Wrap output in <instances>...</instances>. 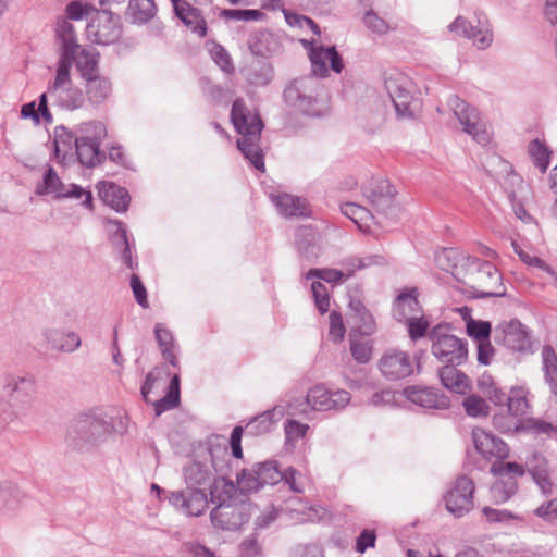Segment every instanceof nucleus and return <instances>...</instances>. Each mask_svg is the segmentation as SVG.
<instances>
[{
	"label": "nucleus",
	"mask_w": 557,
	"mask_h": 557,
	"mask_svg": "<svg viewBox=\"0 0 557 557\" xmlns=\"http://www.w3.org/2000/svg\"><path fill=\"white\" fill-rule=\"evenodd\" d=\"M491 472L499 476V480L491 487L492 498L496 503H505L516 494L517 478L523 476L525 472L532 476L544 495H549L553 492L549 462L539 451H533L528 456L525 466L518 462H494Z\"/></svg>",
	"instance_id": "1"
},
{
	"label": "nucleus",
	"mask_w": 557,
	"mask_h": 557,
	"mask_svg": "<svg viewBox=\"0 0 557 557\" xmlns=\"http://www.w3.org/2000/svg\"><path fill=\"white\" fill-rule=\"evenodd\" d=\"M37 381L32 373L7 372L2 376L0 420L4 424L22 421L35 405Z\"/></svg>",
	"instance_id": "2"
},
{
	"label": "nucleus",
	"mask_w": 557,
	"mask_h": 557,
	"mask_svg": "<svg viewBox=\"0 0 557 557\" xmlns=\"http://www.w3.org/2000/svg\"><path fill=\"white\" fill-rule=\"evenodd\" d=\"M186 491L170 492L169 503L186 516L199 517L208 508V487L215 479L210 467L193 460L183 469Z\"/></svg>",
	"instance_id": "3"
},
{
	"label": "nucleus",
	"mask_w": 557,
	"mask_h": 557,
	"mask_svg": "<svg viewBox=\"0 0 557 557\" xmlns=\"http://www.w3.org/2000/svg\"><path fill=\"white\" fill-rule=\"evenodd\" d=\"M231 121L235 131L242 135L237 147L251 164L259 171H264L263 153L259 146L263 123L258 114L251 115L242 98L234 100L231 110Z\"/></svg>",
	"instance_id": "4"
},
{
	"label": "nucleus",
	"mask_w": 557,
	"mask_h": 557,
	"mask_svg": "<svg viewBox=\"0 0 557 557\" xmlns=\"http://www.w3.org/2000/svg\"><path fill=\"white\" fill-rule=\"evenodd\" d=\"M55 36L60 42L59 60L67 55L70 70L74 63L84 81L99 74V52L95 49L83 48L78 44L75 28L71 22L64 18L57 22Z\"/></svg>",
	"instance_id": "5"
},
{
	"label": "nucleus",
	"mask_w": 557,
	"mask_h": 557,
	"mask_svg": "<svg viewBox=\"0 0 557 557\" xmlns=\"http://www.w3.org/2000/svg\"><path fill=\"white\" fill-rule=\"evenodd\" d=\"M113 431L111 419L96 413H83L70 424L66 441L73 449L90 450L103 443Z\"/></svg>",
	"instance_id": "6"
},
{
	"label": "nucleus",
	"mask_w": 557,
	"mask_h": 557,
	"mask_svg": "<svg viewBox=\"0 0 557 557\" xmlns=\"http://www.w3.org/2000/svg\"><path fill=\"white\" fill-rule=\"evenodd\" d=\"M107 136L103 123L91 121L81 124L75 131V151L79 163L86 168H95L101 164L107 156L100 150V145Z\"/></svg>",
	"instance_id": "7"
},
{
	"label": "nucleus",
	"mask_w": 557,
	"mask_h": 557,
	"mask_svg": "<svg viewBox=\"0 0 557 557\" xmlns=\"http://www.w3.org/2000/svg\"><path fill=\"white\" fill-rule=\"evenodd\" d=\"M46 94L47 97L50 96L54 106L63 110L75 111L84 107L85 94L73 85L67 55L58 60L54 79L49 83Z\"/></svg>",
	"instance_id": "8"
},
{
	"label": "nucleus",
	"mask_w": 557,
	"mask_h": 557,
	"mask_svg": "<svg viewBox=\"0 0 557 557\" xmlns=\"http://www.w3.org/2000/svg\"><path fill=\"white\" fill-rule=\"evenodd\" d=\"M470 273L468 282L475 298L505 297L506 287L498 269L490 261H482L478 258H469Z\"/></svg>",
	"instance_id": "9"
},
{
	"label": "nucleus",
	"mask_w": 557,
	"mask_h": 557,
	"mask_svg": "<svg viewBox=\"0 0 557 557\" xmlns=\"http://www.w3.org/2000/svg\"><path fill=\"white\" fill-rule=\"evenodd\" d=\"M432 342V355L443 363L461 366L468 359V343L448 333V325H436L429 334Z\"/></svg>",
	"instance_id": "10"
},
{
	"label": "nucleus",
	"mask_w": 557,
	"mask_h": 557,
	"mask_svg": "<svg viewBox=\"0 0 557 557\" xmlns=\"http://www.w3.org/2000/svg\"><path fill=\"white\" fill-rule=\"evenodd\" d=\"M320 87L318 79L312 76L295 78L283 91L284 101L302 114L317 115Z\"/></svg>",
	"instance_id": "11"
},
{
	"label": "nucleus",
	"mask_w": 557,
	"mask_h": 557,
	"mask_svg": "<svg viewBox=\"0 0 557 557\" xmlns=\"http://www.w3.org/2000/svg\"><path fill=\"white\" fill-rule=\"evenodd\" d=\"M494 342L512 352H533L531 332L518 319L498 323L494 329Z\"/></svg>",
	"instance_id": "12"
},
{
	"label": "nucleus",
	"mask_w": 557,
	"mask_h": 557,
	"mask_svg": "<svg viewBox=\"0 0 557 557\" xmlns=\"http://www.w3.org/2000/svg\"><path fill=\"white\" fill-rule=\"evenodd\" d=\"M36 194L39 196L53 194L55 199H79L84 197L82 205L89 210L94 209V198L91 191L84 189L77 184H70L66 186L61 181L55 170L50 165L44 173L42 182L37 185Z\"/></svg>",
	"instance_id": "13"
},
{
	"label": "nucleus",
	"mask_w": 557,
	"mask_h": 557,
	"mask_svg": "<svg viewBox=\"0 0 557 557\" xmlns=\"http://www.w3.org/2000/svg\"><path fill=\"white\" fill-rule=\"evenodd\" d=\"M86 32L94 44L102 46L114 44L122 36L121 17L107 9L95 10Z\"/></svg>",
	"instance_id": "14"
},
{
	"label": "nucleus",
	"mask_w": 557,
	"mask_h": 557,
	"mask_svg": "<svg viewBox=\"0 0 557 557\" xmlns=\"http://www.w3.org/2000/svg\"><path fill=\"white\" fill-rule=\"evenodd\" d=\"M282 471L276 461H265L255 465L251 469H243L236 476L240 492H257L264 485H275L282 482Z\"/></svg>",
	"instance_id": "15"
},
{
	"label": "nucleus",
	"mask_w": 557,
	"mask_h": 557,
	"mask_svg": "<svg viewBox=\"0 0 557 557\" xmlns=\"http://www.w3.org/2000/svg\"><path fill=\"white\" fill-rule=\"evenodd\" d=\"M252 505L245 500L222 503L210 512L214 528L225 531H236L247 523L251 517Z\"/></svg>",
	"instance_id": "16"
},
{
	"label": "nucleus",
	"mask_w": 557,
	"mask_h": 557,
	"mask_svg": "<svg viewBox=\"0 0 557 557\" xmlns=\"http://www.w3.org/2000/svg\"><path fill=\"white\" fill-rule=\"evenodd\" d=\"M410 82L404 75L385 78V90L387 91L397 115V119H414L419 109V101L413 98L410 89Z\"/></svg>",
	"instance_id": "17"
},
{
	"label": "nucleus",
	"mask_w": 557,
	"mask_h": 557,
	"mask_svg": "<svg viewBox=\"0 0 557 557\" xmlns=\"http://www.w3.org/2000/svg\"><path fill=\"white\" fill-rule=\"evenodd\" d=\"M448 104L467 134L481 145L488 143L490 135L476 108L455 95L449 98Z\"/></svg>",
	"instance_id": "18"
},
{
	"label": "nucleus",
	"mask_w": 557,
	"mask_h": 557,
	"mask_svg": "<svg viewBox=\"0 0 557 557\" xmlns=\"http://www.w3.org/2000/svg\"><path fill=\"white\" fill-rule=\"evenodd\" d=\"M397 395L405 396L410 403L424 409L444 410L450 406V400L444 393L420 385L408 386L401 393L385 389V405L395 400Z\"/></svg>",
	"instance_id": "19"
},
{
	"label": "nucleus",
	"mask_w": 557,
	"mask_h": 557,
	"mask_svg": "<svg viewBox=\"0 0 557 557\" xmlns=\"http://www.w3.org/2000/svg\"><path fill=\"white\" fill-rule=\"evenodd\" d=\"M474 482L467 475L458 476L445 494L446 509L455 517H463L474 507Z\"/></svg>",
	"instance_id": "20"
},
{
	"label": "nucleus",
	"mask_w": 557,
	"mask_h": 557,
	"mask_svg": "<svg viewBox=\"0 0 557 557\" xmlns=\"http://www.w3.org/2000/svg\"><path fill=\"white\" fill-rule=\"evenodd\" d=\"M395 297L391 306L392 318L400 323L406 319L422 313L423 307L419 301L420 292L416 286L395 288Z\"/></svg>",
	"instance_id": "21"
},
{
	"label": "nucleus",
	"mask_w": 557,
	"mask_h": 557,
	"mask_svg": "<svg viewBox=\"0 0 557 557\" xmlns=\"http://www.w3.org/2000/svg\"><path fill=\"white\" fill-rule=\"evenodd\" d=\"M306 400L313 410H341L350 401V394L344 389L331 393L325 387L315 385L309 389Z\"/></svg>",
	"instance_id": "22"
},
{
	"label": "nucleus",
	"mask_w": 557,
	"mask_h": 557,
	"mask_svg": "<svg viewBox=\"0 0 557 557\" xmlns=\"http://www.w3.org/2000/svg\"><path fill=\"white\" fill-rule=\"evenodd\" d=\"M347 323L350 327L349 334H352V336L367 337L372 335L376 330L372 314L363 302L357 298H350L349 300Z\"/></svg>",
	"instance_id": "23"
},
{
	"label": "nucleus",
	"mask_w": 557,
	"mask_h": 557,
	"mask_svg": "<svg viewBox=\"0 0 557 557\" xmlns=\"http://www.w3.org/2000/svg\"><path fill=\"white\" fill-rule=\"evenodd\" d=\"M449 30L472 40L473 45L481 50L488 48L493 42V33L490 25H481L480 23L473 25L462 16L456 17L449 25Z\"/></svg>",
	"instance_id": "24"
},
{
	"label": "nucleus",
	"mask_w": 557,
	"mask_h": 557,
	"mask_svg": "<svg viewBox=\"0 0 557 557\" xmlns=\"http://www.w3.org/2000/svg\"><path fill=\"white\" fill-rule=\"evenodd\" d=\"M474 447L484 458L496 457L504 459L508 457L509 448L507 444L492 433L482 429L472 431Z\"/></svg>",
	"instance_id": "25"
},
{
	"label": "nucleus",
	"mask_w": 557,
	"mask_h": 557,
	"mask_svg": "<svg viewBox=\"0 0 557 557\" xmlns=\"http://www.w3.org/2000/svg\"><path fill=\"white\" fill-rule=\"evenodd\" d=\"M295 245L299 256L306 260L313 261L320 256V235L312 225L296 228Z\"/></svg>",
	"instance_id": "26"
},
{
	"label": "nucleus",
	"mask_w": 557,
	"mask_h": 557,
	"mask_svg": "<svg viewBox=\"0 0 557 557\" xmlns=\"http://www.w3.org/2000/svg\"><path fill=\"white\" fill-rule=\"evenodd\" d=\"M413 362L407 352L397 349L385 352V379H406L413 374Z\"/></svg>",
	"instance_id": "27"
},
{
	"label": "nucleus",
	"mask_w": 557,
	"mask_h": 557,
	"mask_svg": "<svg viewBox=\"0 0 557 557\" xmlns=\"http://www.w3.org/2000/svg\"><path fill=\"white\" fill-rule=\"evenodd\" d=\"M42 336L51 349L60 352L72 354L82 345L79 335L73 331L48 327L42 331Z\"/></svg>",
	"instance_id": "28"
},
{
	"label": "nucleus",
	"mask_w": 557,
	"mask_h": 557,
	"mask_svg": "<svg viewBox=\"0 0 557 557\" xmlns=\"http://www.w3.org/2000/svg\"><path fill=\"white\" fill-rule=\"evenodd\" d=\"M97 188L101 200L116 212H125L128 209L131 196L126 188L112 182H101Z\"/></svg>",
	"instance_id": "29"
},
{
	"label": "nucleus",
	"mask_w": 557,
	"mask_h": 557,
	"mask_svg": "<svg viewBox=\"0 0 557 557\" xmlns=\"http://www.w3.org/2000/svg\"><path fill=\"white\" fill-rule=\"evenodd\" d=\"M238 490L239 487H237L233 481L226 479V476H215L208 487L209 500L215 506L222 503L231 504V502H237L239 500Z\"/></svg>",
	"instance_id": "30"
},
{
	"label": "nucleus",
	"mask_w": 557,
	"mask_h": 557,
	"mask_svg": "<svg viewBox=\"0 0 557 557\" xmlns=\"http://www.w3.org/2000/svg\"><path fill=\"white\" fill-rule=\"evenodd\" d=\"M85 92L87 100L92 106L106 102L112 94L111 81L100 74L85 79Z\"/></svg>",
	"instance_id": "31"
},
{
	"label": "nucleus",
	"mask_w": 557,
	"mask_h": 557,
	"mask_svg": "<svg viewBox=\"0 0 557 557\" xmlns=\"http://www.w3.org/2000/svg\"><path fill=\"white\" fill-rule=\"evenodd\" d=\"M457 367L446 363L438 370V376L442 385L447 389L458 394H466L470 391V380Z\"/></svg>",
	"instance_id": "32"
},
{
	"label": "nucleus",
	"mask_w": 557,
	"mask_h": 557,
	"mask_svg": "<svg viewBox=\"0 0 557 557\" xmlns=\"http://www.w3.org/2000/svg\"><path fill=\"white\" fill-rule=\"evenodd\" d=\"M54 154L59 162L69 163L74 161L75 134L64 126L54 129Z\"/></svg>",
	"instance_id": "33"
},
{
	"label": "nucleus",
	"mask_w": 557,
	"mask_h": 557,
	"mask_svg": "<svg viewBox=\"0 0 557 557\" xmlns=\"http://www.w3.org/2000/svg\"><path fill=\"white\" fill-rule=\"evenodd\" d=\"M247 46L253 55L267 58L276 50L277 44L271 32L259 29L249 35Z\"/></svg>",
	"instance_id": "34"
},
{
	"label": "nucleus",
	"mask_w": 557,
	"mask_h": 557,
	"mask_svg": "<svg viewBox=\"0 0 557 557\" xmlns=\"http://www.w3.org/2000/svg\"><path fill=\"white\" fill-rule=\"evenodd\" d=\"M272 201L276 206L278 212L284 216L290 218L309 215L306 201L299 197L289 194H281L272 196Z\"/></svg>",
	"instance_id": "35"
},
{
	"label": "nucleus",
	"mask_w": 557,
	"mask_h": 557,
	"mask_svg": "<svg viewBox=\"0 0 557 557\" xmlns=\"http://www.w3.org/2000/svg\"><path fill=\"white\" fill-rule=\"evenodd\" d=\"M157 10L154 0H128L126 16L133 24L143 25L156 16Z\"/></svg>",
	"instance_id": "36"
},
{
	"label": "nucleus",
	"mask_w": 557,
	"mask_h": 557,
	"mask_svg": "<svg viewBox=\"0 0 557 557\" xmlns=\"http://www.w3.org/2000/svg\"><path fill=\"white\" fill-rule=\"evenodd\" d=\"M174 14L193 33L197 34L201 38L207 36V22L202 17L201 11L199 9L188 3L187 7H182L174 11Z\"/></svg>",
	"instance_id": "37"
},
{
	"label": "nucleus",
	"mask_w": 557,
	"mask_h": 557,
	"mask_svg": "<svg viewBox=\"0 0 557 557\" xmlns=\"http://www.w3.org/2000/svg\"><path fill=\"white\" fill-rule=\"evenodd\" d=\"M396 189L387 184L385 186V231L395 230L405 216L403 205L395 199Z\"/></svg>",
	"instance_id": "38"
},
{
	"label": "nucleus",
	"mask_w": 557,
	"mask_h": 557,
	"mask_svg": "<svg viewBox=\"0 0 557 557\" xmlns=\"http://www.w3.org/2000/svg\"><path fill=\"white\" fill-rule=\"evenodd\" d=\"M154 335L162 357L168 360L171 366L178 368L180 363L174 354L175 343L171 331L164 327L161 323H157L154 326Z\"/></svg>",
	"instance_id": "39"
},
{
	"label": "nucleus",
	"mask_w": 557,
	"mask_h": 557,
	"mask_svg": "<svg viewBox=\"0 0 557 557\" xmlns=\"http://www.w3.org/2000/svg\"><path fill=\"white\" fill-rule=\"evenodd\" d=\"M493 426L500 433L509 434L524 430L522 419H518L505 407L499 408L492 418Z\"/></svg>",
	"instance_id": "40"
},
{
	"label": "nucleus",
	"mask_w": 557,
	"mask_h": 557,
	"mask_svg": "<svg viewBox=\"0 0 557 557\" xmlns=\"http://www.w3.org/2000/svg\"><path fill=\"white\" fill-rule=\"evenodd\" d=\"M21 115L23 119H32L35 122V124L40 123V115L44 117L46 122L51 123L52 114L50 113L48 108L47 94L44 92L39 96L38 107H36V103L34 101L23 104L21 108Z\"/></svg>",
	"instance_id": "41"
},
{
	"label": "nucleus",
	"mask_w": 557,
	"mask_h": 557,
	"mask_svg": "<svg viewBox=\"0 0 557 557\" xmlns=\"http://www.w3.org/2000/svg\"><path fill=\"white\" fill-rule=\"evenodd\" d=\"M543 371L550 392L557 397V355L554 348L545 345L542 349Z\"/></svg>",
	"instance_id": "42"
},
{
	"label": "nucleus",
	"mask_w": 557,
	"mask_h": 557,
	"mask_svg": "<svg viewBox=\"0 0 557 557\" xmlns=\"http://www.w3.org/2000/svg\"><path fill=\"white\" fill-rule=\"evenodd\" d=\"M211 466L219 476H226L230 472L231 457L226 445L209 444L208 448Z\"/></svg>",
	"instance_id": "43"
},
{
	"label": "nucleus",
	"mask_w": 557,
	"mask_h": 557,
	"mask_svg": "<svg viewBox=\"0 0 557 557\" xmlns=\"http://www.w3.org/2000/svg\"><path fill=\"white\" fill-rule=\"evenodd\" d=\"M342 213L349 218L358 227L363 231H370L369 221L373 220V214L364 207L354 202H347L341 207Z\"/></svg>",
	"instance_id": "44"
},
{
	"label": "nucleus",
	"mask_w": 557,
	"mask_h": 557,
	"mask_svg": "<svg viewBox=\"0 0 557 557\" xmlns=\"http://www.w3.org/2000/svg\"><path fill=\"white\" fill-rule=\"evenodd\" d=\"M247 81L253 86H265L273 78V67L264 61L253 62L247 70Z\"/></svg>",
	"instance_id": "45"
},
{
	"label": "nucleus",
	"mask_w": 557,
	"mask_h": 557,
	"mask_svg": "<svg viewBox=\"0 0 557 557\" xmlns=\"http://www.w3.org/2000/svg\"><path fill=\"white\" fill-rule=\"evenodd\" d=\"M276 408L253 417L245 426L247 435L259 436L271 431Z\"/></svg>",
	"instance_id": "46"
},
{
	"label": "nucleus",
	"mask_w": 557,
	"mask_h": 557,
	"mask_svg": "<svg viewBox=\"0 0 557 557\" xmlns=\"http://www.w3.org/2000/svg\"><path fill=\"white\" fill-rule=\"evenodd\" d=\"M400 324L406 326L408 336L412 342L424 338L430 334L429 330L431 324L424 314V310L422 313L406 319L405 321L400 322Z\"/></svg>",
	"instance_id": "47"
},
{
	"label": "nucleus",
	"mask_w": 557,
	"mask_h": 557,
	"mask_svg": "<svg viewBox=\"0 0 557 557\" xmlns=\"http://www.w3.org/2000/svg\"><path fill=\"white\" fill-rule=\"evenodd\" d=\"M479 387L483 394L497 407L503 408L509 398V394L499 388L492 377L483 375L479 380Z\"/></svg>",
	"instance_id": "48"
},
{
	"label": "nucleus",
	"mask_w": 557,
	"mask_h": 557,
	"mask_svg": "<svg viewBox=\"0 0 557 557\" xmlns=\"http://www.w3.org/2000/svg\"><path fill=\"white\" fill-rule=\"evenodd\" d=\"M309 58L311 61L312 77H326L329 75V69L326 62L329 61L327 48L323 46L312 47L309 50Z\"/></svg>",
	"instance_id": "49"
},
{
	"label": "nucleus",
	"mask_w": 557,
	"mask_h": 557,
	"mask_svg": "<svg viewBox=\"0 0 557 557\" xmlns=\"http://www.w3.org/2000/svg\"><path fill=\"white\" fill-rule=\"evenodd\" d=\"M309 58L311 61L312 77H326L329 75V69L326 62L329 61L327 48L323 46L312 47L309 50Z\"/></svg>",
	"instance_id": "50"
},
{
	"label": "nucleus",
	"mask_w": 557,
	"mask_h": 557,
	"mask_svg": "<svg viewBox=\"0 0 557 557\" xmlns=\"http://www.w3.org/2000/svg\"><path fill=\"white\" fill-rule=\"evenodd\" d=\"M117 224L119 228L113 235V244L116 247L121 248V258L125 267L133 270L137 267V262L133 261L126 230L122 226L121 222H119Z\"/></svg>",
	"instance_id": "51"
},
{
	"label": "nucleus",
	"mask_w": 557,
	"mask_h": 557,
	"mask_svg": "<svg viewBox=\"0 0 557 557\" xmlns=\"http://www.w3.org/2000/svg\"><path fill=\"white\" fill-rule=\"evenodd\" d=\"M528 407L529 405L523 389L511 388L505 408L515 414L516 418L522 419V416L527 413Z\"/></svg>",
	"instance_id": "52"
},
{
	"label": "nucleus",
	"mask_w": 557,
	"mask_h": 557,
	"mask_svg": "<svg viewBox=\"0 0 557 557\" xmlns=\"http://www.w3.org/2000/svg\"><path fill=\"white\" fill-rule=\"evenodd\" d=\"M529 153L531 154L533 162L542 173H545L549 165L550 152L548 148L542 144L539 139H534L529 145Z\"/></svg>",
	"instance_id": "53"
},
{
	"label": "nucleus",
	"mask_w": 557,
	"mask_h": 557,
	"mask_svg": "<svg viewBox=\"0 0 557 557\" xmlns=\"http://www.w3.org/2000/svg\"><path fill=\"white\" fill-rule=\"evenodd\" d=\"M359 336L349 334L350 351L359 363H367L372 355V345L369 339H359Z\"/></svg>",
	"instance_id": "54"
},
{
	"label": "nucleus",
	"mask_w": 557,
	"mask_h": 557,
	"mask_svg": "<svg viewBox=\"0 0 557 557\" xmlns=\"http://www.w3.org/2000/svg\"><path fill=\"white\" fill-rule=\"evenodd\" d=\"M462 406L468 416L473 418L487 417L490 407L484 398L478 395H470L462 401Z\"/></svg>",
	"instance_id": "55"
},
{
	"label": "nucleus",
	"mask_w": 557,
	"mask_h": 557,
	"mask_svg": "<svg viewBox=\"0 0 557 557\" xmlns=\"http://www.w3.org/2000/svg\"><path fill=\"white\" fill-rule=\"evenodd\" d=\"M220 16L235 21H261L265 15L256 9H224Z\"/></svg>",
	"instance_id": "56"
},
{
	"label": "nucleus",
	"mask_w": 557,
	"mask_h": 557,
	"mask_svg": "<svg viewBox=\"0 0 557 557\" xmlns=\"http://www.w3.org/2000/svg\"><path fill=\"white\" fill-rule=\"evenodd\" d=\"M467 333L470 337L476 339L478 343L490 341L492 326L487 321L469 319L467 321Z\"/></svg>",
	"instance_id": "57"
},
{
	"label": "nucleus",
	"mask_w": 557,
	"mask_h": 557,
	"mask_svg": "<svg viewBox=\"0 0 557 557\" xmlns=\"http://www.w3.org/2000/svg\"><path fill=\"white\" fill-rule=\"evenodd\" d=\"M330 331L329 336L334 343H341L344 339L346 327L343 322V317L339 312L333 310L330 313Z\"/></svg>",
	"instance_id": "58"
},
{
	"label": "nucleus",
	"mask_w": 557,
	"mask_h": 557,
	"mask_svg": "<svg viewBox=\"0 0 557 557\" xmlns=\"http://www.w3.org/2000/svg\"><path fill=\"white\" fill-rule=\"evenodd\" d=\"M308 280L317 277L327 283H339L345 280L344 272L336 269H311L306 274Z\"/></svg>",
	"instance_id": "59"
},
{
	"label": "nucleus",
	"mask_w": 557,
	"mask_h": 557,
	"mask_svg": "<svg viewBox=\"0 0 557 557\" xmlns=\"http://www.w3.org/2000/svg\"><path fill=\"white\" fill-rule=\"evenodd\" d=\"M17 506L14 488L10 484H0V513L13 510Z\"/></svg>",
	"instance_id": "60"
},
{
	"label": "nucleus",
	"mask_w": 557,
	"mask_h": 557,
	"mask_svg": "<svg viewBox=\"0 0 557 557\" xmlns=\"http://www.w3.org/2000/svg\"><path fill=\"white\" fill-rule=\"evenodd\" d=\"M311 290L318 310L321 314H324L327 312L330 306V298L326 292V287L321 282H313L311 284Z\"/></svg>",
	"instance_id": "61"
},
{
	"label": "nucleus",
	"mask_w": 557,
	"mask_h": 557,
	"mask_svg": "<svg viewBox=\"0 0 557 557\" xmlns=\"http://www.w3.org/2000/svg\"><path fill=\"white\" fill-rule=\"evenodd\" d=\"M91 10H96L92 8V5L90 4H85L81 1H71L67 5H66V17H60L58 20V22L62 18L66 20L69 22V20H74V21H78V20H82L85 15L89 14V12Z\"/></svg>",
	"instance_id": "62"
},
{
	"label": "nucleus",
	"mask_w": 557,
	"mask_h": 557,
	"mask_svg": "<svg viewBox=\"0 0 557 557\" xmlns=\"http://www.w3.org/2000/svg\"><path fill=\"white\" fill-rule=\"evenodd\" d=\"M534 512L544 521L557 527V498L543 503Z\"/></svg>",
	"instance_id": "63"
},
{
	"label": "nucleus",
	"mask_w": 557,
	"mask_h": 557,
	"mask_svg": "<svg viewBox=\"0 0 557 557\" xmlns=\"http://www.w3.org/2000/svg\"><path fill=\"white\" fill-rule=\"evenodd\" d=\"M530 430L533 434H545L548 437H557V426L543 420H529L524 430Z\"/></svg>",
	"instance_id": "64"
}]
</instances>
